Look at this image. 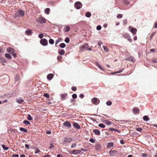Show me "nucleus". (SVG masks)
<instances>
[{
    "instance_id": "4d7b16f0",
    "label": "nucleus",
    "mask_w": 157,
    "mask_h": 157,
    "mask_svg": "<svg viewBox=\"0 0 157 157\" xmlns=\"http://www.w3.org/2000/svg\"><path fill=\"white\" fill-rule=\"evenodd\" d=\"M142 155L143 157H147V155L144 153H143Z\"/></svg>"
},
{
    "instance_id": "4468645a",
    "label": "nucleus",
    "mask_w": 157,
    "mask_h": 157,
    "mask_svg": "<svg viewBox=\"0 0 157 157\" xmlns=\"http://www.w3.org/2000/svg\"><path fill=\"white\" fill-rule=\"evenodd\" d=\"M93 132L95 134L97 135H99L100 134V131L98 129H94L93 130Z\"/></svg>"
},
{
    "instance_id": "5fc2aeb1",
    "label": "nucleus",
    "mask_w": 157,
    "mask_h": 157,
    "mask_svg": "<svg viewBox=\"0 0 157 157\" xmlns=\"http://www.w3.org/2000/svg\"><path fill=\"white\" fill-rule=\"evenodd\" d=\"M103 48L105 51H108V49L107 47L105 46H103Z\"/></svg>"
},
{
    "instance_id": "ea45409f",
    "label": "nucleus",
    "mask_w": 157,
    "mask_h": 157,
    "mask_svg": "<svg viewBox=\"0 0 157 157\" xmlns=\"http://www.w3.org/2000/svg\"><path fill=\"white\" fill-rule=\"evenodd\" d=\"M72 139L70 138H67L65 140V141L68 142H70L71 141Z\"/></svg>"
},
{
    "instance_id": "680f3d73",
    "label": "nucleus",
    "mask_w": 157,
    "mask_h": 157,
    "mask_svg": "<svg viewBox=\"0 0 157 157\" xmlns=\"http://www.w3.org/2000/svg\"><path fill=\"white\" fill-rule=\"evenodd\" d=\"M102 44V42L101 41H99L98 42V45L99 46H100Z\"/></svg>"
},
{
    "instance_id": "e433bc0d",
    "label": "nucleus",
    "mask_w": 157,
    "mask_h": 157,
    "mask_svg": "<svg viewBox=\"0 0 157 157\" xmlns=\"http://www.w3.org/2000/svg\"><path fill=\"white\" fill-rule=\"evenodd\" d=\"M65 41L66 43H68L70 41V39L69 37H67L65 40Z\"/></svg>"
},
{
    "instance_id": "39448f33",
    "label": "nucleus",
    "mask_w": 157,
    "mask_h": 157,
    "mask_svg": "<svg viewBox=\"0 0 157 157\" xmlns=\"http://www.w3.org/2000/svg\"><path fill=\"white\" fill-rule=\"evenodd\" d=\"M92 101L93 104L95 105H97L99 103L100 100L97 98H94L92 99Z\"/></svg>"
},
{
    "instance_id": "f257e3e1",
    "label": "nucleus",
    "mask_w": 157,
    "mask_h": 157,
    "mask_svg": "<svg viewBox=\"0 0 157 157\" xmlns=\"http://www.w3.org/2000/svg\"><path fill=\"white\" fill-rule=\"evenodd\" d=\"M89 47L88 44H85L80 47V49L82 51L85 50H91V48H88Z\"/></svg>"
},
{
    "instance_id": "72a5a7b5",
    "label": "nucleus",
    "mask_w": 157,
    "mask_h": 157,
    "mask_svg": "<svg viewBox=\"0 0 157 157\" xmlns=\"http://www.w3.org/2000/svg\"><path fill=\"white\" fill-rule=\"evenodd\" d=\"M98 126L99 127L101 128H104L105 126V125L104 124H103L102 123L99 124H98Z\"/></svg>"
},
{
    "instance_id": "603ef678",
    "label": "nucleus",
    "mask_w": 157,
    "mask_h": 157,
    "mask_svg": "<svg viewBox=\"0 0 157 157\" xmlns=\"http://www.w3.org/2000/svg\"><path fill=\"white\" fill-rule=\"evenodd\" d=\"M72 97L74 98H75L77 97V95L76 94H74L72 95Z\"/></svg>"
},
{
    "instance_id": "1a4fd4ad",
    "label": "nucleus",
    "mask_w": 157,
    "mask_h": 157,
    "mask_svg": "<svg viewBox=\"0 0 157 157\" xmlns=\"http://www.w3.org/2000/svg\"><path fill=\"white\" fill-rule=\"evenodd\" d=\"M132 112L134 114H137L139 113L140 110L137 108H133L132 109Z\"/></svg>"
},
{
    "instance_id": "338daca9",
    "label": "nucleus",
    "mask_w": 157,
    "mask_h": 157,
    "mask_svg": "<svg viewBox=\"0 0 157 157\" xmlns=\"http://www.w3.org/2000/svg\"><path fill=\"white\" fill-rule=\"evenodd\" d=\"M50 147H49V148L50 149L52 148H53L54 147L53 145V144H50Z\"/></svg>"
},
{
    "instance_id": "473e14b6",
    "label": "nucleus",
    "mask_w": 157,
    "mask_h": 157,
    "mask_svg": "<svg viewBox=\"0 0 157 157\" xmlns=\"http://www.w3.org/2000/svg\"><path fill=\"white\" fill-rule=\"evenodd\" d=\"M72 153L74 154H77L78 153V150H73L72 151Z\"/></svg>"
},
{
    "instance_id": "7c9ffc66",
    "label": "nucleus",
    "mask_w": 157,
    "mask_h": 157,
    "mask_svg": "<svg viewBox=\"0 0 157 157\" xmlns=\"http://www.w3.org/2000/svg\"><path fill=\"white\" fill-rule=\"evenodd\" d=\"M67 96V94H62L61 95V98L62 99V100H64L65 99L66 97Z\"/></svg>"
},
{
    "instance_id": "de8ad7c7",
    "label": "nucleus",
    "mask_w": 157,
    "mask_h": 157,
    "mask_svg": "<svg viewBox=\"0 0 157 157\" xmlns=\"http://www.w3.org/2000/svg\"><path fill=\"white\" fill-rule=\"evenodd\" d=\"M43 37L44 35L42 33L39 34L38 35V37L40 38H42Z\"/></svg>"
},
{
    "instance_id": "4be33fe9",
    "label": "nucleus",
    "mask_w": 157,
    "mask_h": 157,
    "mask_svg": "<svg viewBox=\"0 0 157 157\" xmlns=\"http://www.w3.org/2000/svg\"><path fill=\"white\" fill-rule=\"evenodd\" d=\"M20 130L24 132H27V129L22 127L20 128Z\"/></svg>"
},
{
    "instance_id": "f3484780",
    "label": "nucleus",
    "mask_w": 157,
    "mask_h": 157,
    "mask_svg": "<svg viewBox=\"0 0 157 157\" xmlns=\"http://www.w3.org/2000/svg\"><path fill=\"white\" fill-rule=\"evenodd\" d=\"M58 53L59 54L63 55L65 53V51L63 49H60L58 51Z\"/></svg>"
},
{
    "instance_id": "58836bf2",
    "label": "nucleus",
    "mask_w": 157,
    "mask_h": 157,
    "mask_svg": "<svg viewBox=\"0 0 157 157\" xmlns=\"http://www.w3.org/2000/svg\"><path fill=\"white\" fill-rule=\"evenodd\" d=\"M2 146L3 148L5 150H7L8 149V147H5V145L4 144H2Z\"/></svg>"
},
{
    "instance_id": "7ed1b4c3",
    "label": "nucleus",
    "mask_w": 157,
    "mask_h": 157,
    "mask_svg": "<svg viewBox=\"0 0 157 157\" xmlns=\"http://www.w3.org/2000/svg\"><path fill=\"white\" fill-rule=\"evenodd\" d=\"M129 31L131 32L133 35H136L137 30L136 28H132L131 26L129 27Z\"/></svg>"
},
{
    "instance_id": "b1692460",
    "label": "nucleus",
    "mask_w": 157,
    "mask_h": 157,
    "mask_svg": "<svg viewBox=\"0 0 157 157\" xmlns=\"http://www.w3.org/2000/svg\"><path fill=\"white\" fill-rule=\"evenodd\" d=\"M143 120L146 121H147L149 120V118L147 116H145L143 117Z\"/></svg>"
},
{
    "instance_id": "f704fd0d",
    "label": "nucleus",
    "mask_w": 157,
    "mask_h": 157,
    "mask_svg": "<svg viewBox=\"0 0 157 157\" xmlns=\"http://www.w3.org/2000/svg\"><path fill=\"white\" fill-rule=\"evenodd\" d=\"M49 43L50 44H54V41L52 39H50L49 40Z\"/></svg>"
},
{
    "instance_id": "69168bd1",
    "label": "nucleus",
    "mask_w": 157,
    "mask_h": 157,
    "mask_svg": "<svg viewBox=\"0 0 157 157\" xmlns=\"http://www.w3.org/2000/svg\"><path fill=\"white\" fill-rule=\"evenodd\" d=\"M12 56L14 57H16V56H17V55H16V54L15 53H14V52H13V53H12Z\"/></svg>"
},
{
    "instance_id": "c03bdc74",
    "label": "nucleus",
    "mask_w": 157,
    "mask_h": 157,
    "mask_svg": "<svg viewBox=\"0 0 157 157\" xmlns=\"http://www.w3.org/2000/svg\"><path fill=\"white\" fill-rule=\"evenodd\" d=\"M101 26L100 25H99L97 27L96 29L97 30H99L101 29Z\"/></svg>"
},
{
    "instance_id": "bf43d9fd",
    "label": "nucleus",
    "mask_w": 157,
    "mask_h": 157,
    "mask_svg": "<svg viewBox=\"0 0 157 157\" xmlns=\"http://www.w3.org/2000/svg\"><path fill=\"white\" fill-rule=\"evenodd\" d=\"M82 4L81 3L79 2V9L82 8Z\"/></svg>"
},
{
    "instance_id": "ddd939ff",
    "label": "nucleus",
    "mask_w": 157,
    "mask_h": 157,
    "mask_svg": "<svg viewBox=\"0 0 157 157\" xmlns=\"http://www.w3.org/2000/svg\"><path fill=\"white\" fill-rule=\"evenodd\" d=\"M24 101L21 98L16 99V101L18 102L19 104H21Z\"/></svg>"
},
{
    "instance_id": "20e7f679",
    "label": "nucleus",
    "mask_w": 157,
    "mask_h": 157,
    "mask_svg": "<svg viewBox=\"0 0 157 157\" xmlns=\"http://www.w3.org/2000/svg\"><path fill=\"white\" fill-rule=\"evenodd\" d=\"M40 44L44 46L47 45L48 42L47 40L45 38L43 39L40 41Z\"/></svg>"
},
{
    "instance_id": "8fccbe9b",
    "label": "nucleus",
    "mask_w": 157,
    "mask_h": 157,
    "mask_svg": "<svg viewBox=\"0 0 157 157\" xmlns=\"http://www.w3.org/2000/svg\"><path fill=\"white\" fill-rule=\"evenodd\" d=\"M105 123L106 124H107V125H109V124H111V122L110 121H105Z\"/></svg>"
},
{
    "instance_id": "774afa93",
    "label": "nucleus",
    "mask_w": 157,
    "mask_h": 157,
    "mask_svg": "<svg viewBox=\"0 0 157 157\" xmlns=\"http://www.w3.org/2000/svg\"><path fill=\"white\" fill-rule=\"evenodd\" d=\"M25 146L28 149H29V146L28 144H25Z\"/></svg>"
},
{
    "instance_id": "5701e85b",
    "label": "nucleus",
    "mask_w": 157,
    "mask_h": 157,
    "mask_svg": "<svg viewBox=\"0 0 157 157\" xmlns=\"http://www.w3.org/2000/svg\"><path fill=\"white\" fill-rule=\"evenodd\" d=\"M5 56L6 58L8 59H11L12 58V57L11 56L8 54H6L5 55Z\"/></svg>"
},
{
    "instance_id": "09e8293b",
    "label": "nucleus",
    "mask_w": 157,
    "mask_h": 157,
    "mask_svg": "<svg viewBox=\"0 0 157 157\" xmlns=\"http://www.w3.org/2000/svg\"><path fill=\"white\" fill-rule=\"evenodd\" d=\"M89 140L90 142L93 143L95 142V140L93 138L90 139Z\"/></svg>"
},
{
    "instance_id": "4c0bfd02",
    "label": "nucleus",
    "mask_w": 157,
    "mask_h": 157,
    "mask_svg": "<svg viewBox=\"0 0 157 157\" xmlns=\"http://www.w3.org/2000/svg\"><path fill=\"white\" fill-rule=\"evenodd\" d=\"M112 102L111 101H108L106 102V104L107 105L109 106L112 104Z\"/></svg>"
},
{
    "instance_id": "cd10ccee",
    "label": "nucleus",
    "mask_w": 157,
    "mask_h": 157,
    "mask_svg": "<svg viewBox=\"0 0 157 157\" xmlns=\"http://www.w3.org/2000/svg\"><path fill=\"white\" fill-rule=\"evenodd\" d=\"M23 123L24 124H25L26 125H29L30 124V122L27 120L24 121L23 122Z\"/></svg>"
},
{
    "instance_id": "412c9836",
    "label": "nucleus",
    "mask_w": 157,
    "mask_h": 157,
    "mask_svg": "<svg viewBox=\"0 0 157 157\" xmlns=\"http://www.w3.org/2000/svg\"><path fill=\"white\" fill-rule=\"evenodd\" d=\"M85 16L87 17H90L91 16V13L89 12H87L85 15Z\"/></svg>"
},
{
    "instance_id": "a19ab883",
    "label": "nucleus",
    "mask_w": 157,
    "mask_h": 157,
    "mask_svg": "<svg viewBox=\"0 0 157 157\" xmlns=\"http://www.w3.org/2000/svg\"><path fill=\"white\" fill-rule=\"evenodd\" d=\"M40 152V150L38 149V148H36L35 151V154H37Z\"/></svg>"
},
{
    "instance_id": "3c124183",
    "label": "nucleus",
    "mask_w": 157,
    "mask_h": 157,
    "mask_svg": "<svg viewBox=\"0 0 157 157\" xmlns=\"http://www.w3.org/2000/svg\"><path fill=\"white\" fill-rule=\"evenodd\" d=\"M122 17V15L120 14H118L117 16V18H121V17Z\"/></svg>"
},
{
    "instance_id": "0eeeda50",
    "label": "nucleus",
    "mask_w": 157,
    "mask_h": 157,
    "mask_svg": "<svg viewBox=\"0 0 157 157\" xmlns=\"http://www.w3.org/2000/svg\"><path fill=\"white\" fill-rule=\"evenodd\" d=\"M63 125L65 126H67L68 128H70L71 127V124L67 121H66L63 123Z\"/></svg>"
},
{
    "instance_id": "c85d7f7f",
    "label": "nucleus",
    "mask_w": 157,
    "mask_h": 157,
    "mask_svg": "<svg viewBox=\"0 0 157 157\" xmlns=\"http://www.w3.org/2000/svg\"><path fill=\"white\" fill-rule=\"evenodd\" d=\"M50 11V9L49 8H46L44 10L45 13L47 14H49V12Z\"/></svg>"
},
{
    "instance_id": "c756f323",
    "label": "nucleus",
    "mask_w": 157,
    "mask_h": 157,
    "mask_svg": "<svg viewBox=\"0 0 157 157\" xmlns=\"http://www.w3.org/2000/svg\"><path fill=\"white\" fill-rule=\"evenodd\" d=\"M73 126L74 127L76 128L77 129H78V124L76 123H74L73 124Z\"/></svg>"
},
{
    "instance_id": "6ab92c4d",
    "label": "nucleus",
    "mask_w": 157,
    "mask_h": 157,
    "mask_svg": "<svg viewBox=\"0 0 157 157\" xmlns=\"http://www.w3.org/2000/svg\"><path fill=\"white\" fill-rule=\"evenodd\" d=\"M63 40L62 38H59L55 42V46H56V45L60 42H61Z\"/></svg>"
},
{
    "instance_id": "79ce46f5",
    "label": "nucleus",
    "mask_w": 157,
    "mask_h": 157,
    "mask_svg": "<svg viewBox=\"0 0 157 157\" xmlns=\"http://www.w3.org/2000/svg\"><path fill=\"white\" fill-rule=\"evenodd\" d=\"M62 58L63 57L61 56H58L57 57V59L58 60H61L62 59Z\"/></svg>"
},
{
    "instance_id": "bb28decb",
    "label": "nucleus",
    "mask_w": 157,
    "mask_h": 157,
    "mask_svg": "<svg viewBox=\"0 0 157 157\" xmlns=\"http://www.w3.org/2000/svg\"><path fill=\"white\" fill-rule=\"evenodd\" d=\"M66 46V44L64 43H62L59 44V47L61 48H64Z\"/></svg>"
},
{
    "instance_id": "37998d69",
    "label": "nucleus",
    "mask_w": 157,
    "mask_h": 157,
    "mask_svg": "<svg viewBox=\"0 0 157 157\" xmlns=\"http://www.w3.org/2000/svg\"><path fill=\"white\" fill-rule=\"evenodd\" d=\"M19 79V76L18 75H16L15 77V81H18Z\"/></svg>"
},
{
    "instance_id": "f03ea898",
    "label": "nucleus",
    "mask_w": 157,
    "mask_h": 157,
    "mask_svg": "<svg viewBox=\"0 0 157 157\" xmlns=\"http://www.w3.org/2000/svg\"><path fill=\"white\" fill-rule=\"evenodd\" d=\"M24 15V12L21 10H19L15 13V17H22Z\"/></svg>"
},
{
    "instance_id": "393cba45",
    "label": "nucleus",
    "mask_w": 157,
    "mask_h": 157,
    "mask_svg": "<svg viewBox=\"0 0 157 157\" xmlns=\"http://www.w3.org/2000/svg\"><path fill=\"white\" fill-rule=\"evenodd\" d=\"M96 66L98 67L100 69H101V70H104L103 68H102V67L100 65L98 62L96 63Z\"/></svg>"
},
{
    "instance_id": "e2e57ef3",
    "label": "nucleus",
    "mask_w": 157,
    "mask_h": 157,
    "mask_svg": "<svg viewBox=\"0 0 157 157\" xmlns=\"http://www.w3.org/2000/svg\"><path fill=\"white\" fill-rule=\"evenodd\" d=\"M155 35V33H153L150 36V38L151 39H152L153 37Z\"/></svg>"
},
{
    "instance_id": "9d476101",
    "label": "nucleus",
    "mask_w": 157,
    "mask_h": 157,
    "mask_svg": "<svg viewBox=\"0 0 157 157\" xmlns=\"http://www.w3.org/2000/svg\"><path fill=\"white\" fill-rule=\"evenodd\" d=\"M6 51L10 53L11 54L14 52V50L10 48H7L6 50Z\"/></svg>"
},
{
    "instance_id": "49530a36",
    "label": "nucleus",
    "mask_w": 157,
    "mask_h": 157,
    "mask_svg": "<svg viewBox=\"0 0 157 157\" xmlns=\"http://www.w3.org/2000/svg\"><path fill=\"white\" fill-rule=\"evenodd\" d=\"M136 130L138 132H141L142 131V129L141 128H136Z\"/></svg>"
},
{
    "instance_id": "864d4df0",
    "label": "nucleus",
    "mask_w": 157,
    "mask_h": 157,
    "mask_svg": "<svg viewBox=\"0 0 157 157\" xmlns=\"http://www.w3.org/2000/svg\"><path fill=\"white\" fill-rule=\"evenodd\" d=\"M71 89L73 91H75L76 90V87L75 86L72 87L71 88Z\"/></svg>"
},
{
    "instance_id": "6e6d98bb",
    "label": "nucleus",
    "mask_w": 157,
    "mask_h": 157,
    "mask_svg": "<svg viewBox=\"0 0 157 157\" xmlns=\"http://www.w3.org/2000/svg\"><path fill=\"white\" fill-rule=\"evenodd\" d=\"M109 130L111 131H115V129L112 128H110L109 129Z\"/></svg>"
},
{
    "instance_id": "9b49d317",
    "label": "nucleus",
    "mask_w": 157,
    "mask_h": 157,
    "mask_svg": "<svg viewBox=\"0 0 157 157\" xmlns=\"http://www.w3.org/2000/svg\"><path fill=\"white\" fill-rule=\"evenodd\" d=\"M125 60L131 61L132 62H134L136 61L135 59L133 57L131 56L128 58L126 59Z\"/></svg>"
},
{
    "instance_id": "a18cd8bd",
    "label": "nucleus",
    "mask_w": 157,
    "mask_h": 157,
    "mask_svg": "<svg viewBox=\"0 0 157 157\" xmlns=\"http://www.w3.org/2000/svg\"><path fill=\"white\" fill-rule=\"evenodd\" d=\"M44 96L45 97L48 98H49V95L47 93H45L44 94Z\"/></svg>"
},
{
    "instance_id": "f8f14e48",
    "label": "nucleus",
    "mask_w": 157,
    "mask_h": 157,
    "mask_svg": "<svg viewBox=\"0 0 157 157\" xmlns=\"http://www.w3.org/2000/svg\"><path fill=\"white\" fill-rule=\"evenodd\" d=\"M53 77V75L52 74H50L48 75L47 78L48 80L50 81L52 79Z\"/></svg>"
},
{
    "instance_id": "2eb2a0df",
    "label": "nucleus",
    "mask_w": 157,
    "mask_h": 157,
    "mask_svg": "<svg viewBox=\"0 0 157 157\" xmlns=\"http://www.w3.org/2000/svg\"><path fill=\"white\" fill-rule=\"evenodd\" d=\"M95 147L96 150H99L101 148V146L99 144H96Z\"/></svg>"
},
{
    "instance_id": "13d9d810",
    "label": "nucleus",
    "mask_w": 157,
    "mask_h": 157,
    "mask_svg": "<svg viewBox=\"0 0 157 157\" xmlns=\"http://www.w3.org/2000/svg\"><path fill=\"white\" fill-rule=\"evenodd\" d=\"M84 97V95L83 94H81L80 95V97L81 98H83Z\"/></svg>"
},
{
    "instance_id": "aec40b11",
    "label": "nucleus",
    "mask_w": 157,
    "mask_h": 157,
    "mask_svg": "<svg viewBox=\"0 0 157 157\" xmlns=\"http://www.w3.org/2000/svg\"><path fill=\"white\" fill-rule=\"evenodd\" d=\"M113 146V143H108L107 147L109 148L112 147Z\"/></svg>"
},
{
    "instance_id": "0e129e2a",
    "label": "nucleus",
    "mask_w": 157,
    "mask_h": 157,
    "mask_svg": "<svg viewBox=\"0 0 157 157\" xmlns=\"http://www.w3.org/2000/svg\"><path fill=\"white\" fill-rule=\"evenodd\" d=\"M121 143L122 144H124V142L123 140H121L120 141Z\"/></svg>"
},
{
    "instance_id": "a211bd4d",
    "label": "nucleus",
    "mask_w": 157,
    "mask_h": 157,
    "mask_svg": "<svg viewBox=\"0 0 157 157\" xmlns=\"http://www.w3.org/2000/svg\"><path fill=\"white\" fill-rule=\"evenodd\" d=\"M70 26H65L64 29V31L65 32H67L69 31L70 30Z\"/></svg>"
},
{
    "instance_id": "052dcab7",
    "label": "nucleus",
    "mask_w": 157,
    "mask_h": 157,
    "mask_svg": "<svg viewBox=\"0 0 157 157\" xmlns=\"http://www.w3.org/2000/svg\"><path fill=\"white\" fill-rule=\"evenodd\" d=\"M76 144H73L71 146V147L72 148H74V147H76Z\"/></svg>"
},
{
    "instance_id": "a878e982",
    "label": "nucleus",
    "mask_w": 157,
    "mask_h": 157,
    "mask_svg": "<svg viewBox=\"0 0 157 157\" xmlns=\"http://www.w3.org/2000/svg\"><path fill=\"white\" fill-rule=\"evenodd\" d=\"M123 69H122L121 70H119V71H117L114 72H113V73H112V74H117V73H121V72H122V71H123Z\"/></svg>"
},
{
    "instance_id": "6e6552de",
    "label": "nucleus",
    "mask_w": 157,
    "mask_h": 157,
    "mask_svg": "<svg viewBox=\"0 0 157 157\" xmlns=\"http://www.w3.org/2000/svg\"><path fill=\"white\" fill-rule=\"evenodd\" d=\"M123 37L124 38L127 39L128 41H129L130 42H131L132 41V40L131 39L130 37L129 36L128 34H126L123 35Z\"/></svg>"
},
{
    "instance_id": "c9c22d12",
    "label": "nucleus",
    "mask_w": 157,
    "mask_h": 157,
    "mask_svg": "<svg viewBox=\"0 0 157 157\" xmlns=\"http://www.w3.org/2000/svg\"><path fill=\"white\" fill-rule=\"evenodd\" d=\"M27 119L29 121H31L33 120V118L30 114H28L27 117Z\"/></svg>"
},
{
    "instance_id": "2f4dec72",
    "label": "nucleus",
    "mask_w": 157,
    "mask_h": 157,
    "mask_svg": "<svg viewBox=\"0 0 157 157\" xmlns=\"http://www.w3.org/2000/svg\"><path fill=\"white\" fill-rule=\"evenodd\" d=\"M74 6L77 9H78V2H75Z\"/></svg>"
},
{
    "instance_id": "dca6fc26",
    "label": "nucleus",
    "mask_w": 157,
    "mask_h": 157,
    "mask_svg": "<svg viewBox=\"0 0 157 157\" xmlns=\"http://www.w3.org/2000/svg\"><path fill=\"white\" fill-rule=\"evenodd\" d=\"M25 33L27 35H30L32 34V32L31 30L28 29L25 31Z\"/></svg>"
},
{
    "instance_id": "423d86ee",
    "label": "nucleus",
    "mask_w": 157,
    "mask_h": 157,
    "mask_svg": "<svg viewBox=\"0 0 157 157\" xmlns=\"http://www.w3.org/2000/svg\"><path fill=\"white\" fill-rule=\"evenodd\" d=\"M36 21L40 23H44L46 22V20L44 18L41 17L38 18L36 19Z\"/></svg>"
}]
</instances>
